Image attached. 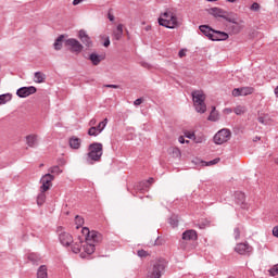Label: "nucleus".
<instances>
[{
    "mask_svg": "<svg viewBox=\"0 0 278 278\" xmlns=\"http://www.w3.org/2000/svg\"><path fill=\"white\" fill-rule=\"evenodd\" d=\"M70 147L71 149H80L81 148V140L78 137H71L70 138Z\"/></svg>",
    "mask_w": 278,
    "mask_h": 278,
    "instance_id": "obj_20",
    "label": "nucleus"
},
{
    "mask_svg": "<svg viewBox=\"0 0 278 278\" xmlns=\"http://www.w3.org/2000/svg\"><path fill=\"white\" fill-rule=\"evenodd\" d=\"M99 134H101V129H98L97 126H91L88 129V136H99Z\"/></svg>",
    "mask_w": 278,
    "mask_h": 278,
    "instance_id": "obj_30",
    "label": "nucleus"
},
{
    "mask_svg": "<svg viewBox=\"0 0 278 278\" xmlns=\"http://www.w3.org/2000/svg\"><path fill=\"white\" fill-rule=\"evenodd\" d=\"M226 1H228V3H236V1L238 0H226Z\"/></svg>",
    "mask_w": 278,
    "mask_h": 278,
    "instance_id": "obj_56",
    "label": "nucleus"
},
{
    "mask_svg": "<svg viewBox=\"0 0 278 278\" xmlns=\"http://www.w3.org/2000/svg\"><path fill=\"white\" fill-rule=\"evenodd\" d=\"M168 223L170 227L175 228L179 225V218L177 217V215H173L172 217H169Z\"/></svg>",
    "mask_w": 278,
    "mask_h": 278,
    "instance_id": "obj_31",
    "label": "nucleus"
},
{
    "mask_svg": "<svg viewBox=\"0 0 278 278\" xmlns=\"http://www.w3.org/2000/svg\"><path fill=\"white\" fill-rule=\"evenodd\" d=\"M83 233L85 236V242L78 239V241L72 245V251L73 253H80V257L86 260V257H90V255L94 253L96 244L103 242V235L99 231H90L88 228H83Z\"/></svg>",
    "mask_w": 278,
    "mask_h": 278,
    "instance_id": "obj_1",
    "label": "nucleus"
},
{
    "mask_svg": "<svg viewBox=\"0 0 278 278\" xmlns=\"http://www.w3.org/2000/svg\"><path fill=\"white\" fill-rule=\"evenodd\" d=\"M186 138H189V140H192L194 138V132H186Z\"/></svg>",
    "mask_w": 278,
    "mask_h": 278,
    "instance_id": "obj_45",
    "label": "nucleus"
},
{
    "mask_svg": "<svg viewBox=\"0 0 278 278\" xmlns=\"http://www.w3.org/2000/svg\"><path fill=\"white\" fill-rule=\"evenodd\" d=\"M103 47H110V37H105Z\"/></svg>",
    "mask_w": 278,
    "mask_h": 278,
    "instance_id": "obj_47",
    "label": "nucleus"
},
{
    "mask_svg": "<svg viewBox=\"0 0 278 278\" xmlns=\"http://www.w3.org/2000/svg\"><path fill=\"white\" fill-rule=\"evenodd\" d=\"M109 20H110V21H114V15L109 14Z\"/></svg>",
    "mask_w": 278,
    "mask_h": 278,
    "instance_id": "obj_55",
    "label": "nucleus"
},
{
    "mask_svg": "<svg viewBox=\"0 0 278 278\" xmlns=\"http://www.w3.org/2000/svg\"><path fill=\"white\" fill-rule=\"evenodd\" d=\"M62 42H64V35H61L55 39V41L53 43L55 51L62 50Z\"/></svg>",
    "mask_w": 278,
    "mask_h": 278,
    "instance_id": "obj_24",
    "label": "nucleus"
},
{
    "mask_svg": "<svg viewBox=\"0 0 278 278\" xmlns=\"http://www.w3.org/2000/svg\"><path fill=\"white\" fill-rule=\"evenodd\" d=\"M235 201L242 210H247V195H244L242 191H237L235 193Z\"/></svg>",
    "mask_w": 278,
    "mask_h": 278,
    "instance_id": "obj_14",
    "label": "nucleus"
},
{
    "mask_svg": "<svg viewBox=\"0 0 278 278\" xmlns=\"http://www.w3.org/2000/svg\"><path fill=\"white\" fill-rule=\"evenodd\" d=\"M53 179H55V176L51 175V174H46L45 176L41 177L40 179V190L41 192H47V190H49L52 186V181Z\"/></svg>",
    "mask_w": 278,
    "mask_h": 278,
    "instance_id": "obj_10",
    "label": "nucleus"
},
{
    "mask_svg": "<svg viewBox=\"0 0 278 278\" xmlns=\"http://www.w3.org/2000/svg\"><path fill=\"white\" fill-rule=\"evenodd\" d=\"M101 157H103V143H90L88 146L87 163L91 165L96 164V162H101Z\"/></svg>",
    "mask_w": 278,
    "mask_h": 278,
    "instance_id": "obj_2",
    "label": "nucleus"
},
{
    "mask_svg": "<svg viewBox=\"0 0 278 278\" xmlns=\"http://www.w3.org/2000/svg\"><path fill=\"white\" fill-rule=\"evenodd\" d=\"M142 98H138L137 100L134 101V105H142Z\"/></svg>",
    "mask_w": 278,
    "mask_h": 278,
    "instance_id": "obj_44",
    "label": "nucleus"
},
{
    "mask_svg": "<svg viewBox=\"0 0 278 278\" xmlns=\"http://www.w3.org/2000/svg\"><path fill=\"white\" fill-rule=\"evenodd\" d=\"M65 47L68 49V51H71V53H75L76 55H79V53L84 51V45H81V42L75 38L65 40Z\"/></svg>",
    "mask_w": 278,
    "mask_h": 278,
    "instance_id": "obj_8",
    "label": "nucleus"
},
{
    "mask_svg": "<svg viewBox=\"0 0 278 278\" xmlns=\"http://www.w3.org/2000/svg\"><path fill=\"white\" fill-rule=\"evenodd\" d=\"M218 162H220L219 157L214 159L210 162L202 161V166H214L215 164H218Z\"/></svg>",
    "mask_w": 278,
    "mask_h": 278,
    "instance_id": "obj_32",
    "label": "nucleus"
},
{
    "mask_svg": "<svg viewBox=\"0 0 278 278\" xmlns=\"http://www.w3.org/2000/svg\"><path fill=\"white\" fill-rule=\"evenodd\" d=\"M104 88H114V89H118V88H121V86H118V85H104Z\"/></svg>",
    "mask_w": 278,
    "mask_h": 278,
    "instance_id": "obj_48",
    "label": "nucleus"
},
{
    "mask_svg": "<svg viewBox=\"0 0 278 278\" xmlns=\"http://www.w3.org/2000/svg\"><path fill=\"white\" fill-rule=\"evenodd\" d=\"M78 38L81 40L83 45H86L87 47H92V40L90 39V36H88L86 30H79Z\"/></svg>",
    "mask_w": 278,
    "mask_h": 278,
    "instance_id": "obj_16",
    "label": "nucleus"
},
{
    "mask_svg": "<svg viewBox=\"0 0 278 278\" xmlns=\"http://www.w3.org/2000/svg\"><path fill=\"white\" fill-rule=\"evenodd\" d=\"M8 101H12V94L5 93L0 96V105H3V103H8Z\"/></svg>",
    "mask_w": 278,
    "mask_h": 278,
    "instance_id": "obj_29",
    "label": "nucleus"
},
{
    "mask_svg": "<svg viewBox=\"0 0 278 278\" xmlns=\"http://www.w3.org/2000/svg\"><path fill=\"white\" fill-rule=\"evenodd\" d=\"M208 14H211V16H214V18H224V21H227L228 23H232L233 25L238 24V21L236 20V17H232L231 14H229V12L218 8V7H214L207 10Z\"/></svg>",
    "mask_w": 278,
    "mask_h": 278,
    "instance_id": "obj_6",
    "label": "nucleus"
},
{
    "mask_svg": "<svg viewBox=\"0 0 278 278\" xmlns=\"http://www.w3.org/2000/svg\"><path fill=\"white\" fill-rule=\"evenodd\" d=\"M191 96L195 112H199V114H205V112H207V105H205V93L201 90H194Z\"/></svg>",
    "mask_w": 278,
    "mask_h": 278,
    "instance_id": "obj_3",
    "label": "nucleus"
},
{
    "mask_svg": "<svg viewBox=\"0 0 278 278\" xmlns=\"http://www.w3.org/2000/svg\"><path fill=\"white\" fill-rule=\"evenodd\" d=\"M84 0H74L73 1V5H79V3H81Z\"/></svg>",
    "mask_w": 278,
    "mask_h": 278,
    "instance_id": "obj_52",
    "label": "nucleus"
},
{
    "mask_svg": "<svg viewBox=\"0 0 278 278\" xmlns=\"http://www.w3.org/2000/svg\"><path fill=\"white\" fill-rule=\"evenodd\" d=\"M233 112L237 114V116H242V114L247 112V108L243 105H238L233 109Z\"/></svg>",
    "mask_w": 278,
    "mask_h": 278,
    "instance_id": "obj_27",
    "label": "nucleus"
},
{
    "mask_svg": "<svg viewBox=\"0 0 278 278\" xmlns=\"http://www.w3.org/2000/svg\"><path fill=\"white\" fill-rule=\"evenodd\" d=\"M232 31H233V34H240V31H242V26H239L238 22H237V24H235V26H232Z\"/></svg>",
    "mask_w": 278,
    "mask_h": 278,
    "instance_id": "obj_38",
    "label": "nucleus"
},
{
    "mask_svg": "<svg viewBox=\"0 0 278 278\" xmlns=\"http://www.w3.org/2000/svg\"><path fill=\"white\" fill-rule=\"evenodd\" d=\"M153 181H154L153 178H149L146 182H141V186H144V188H147V190H149L148 184H153Z\"/></svg>",
    "mask_w": 278,
    "mask_h": 278,
    "instance_id": "obj_42",
    "label": "nucleus"
},
{
    "mask_svg": "<svg viewBox=\"0 0 278 278\" xmlns=\"http://www.w3.org/2000/svg\"><path fill=\"white\" fill-rule=\"evenodd\" d=\"M59 240L63 247H71L73 244V236L68 232H61Z\"/></svg>",
    "mask_w": 278,
    "mask_h": 278,
    "instance_id": "obj_15",
    "label": "nucleus"
},
{
    "mask_svg": "<svg viewBox=\"0 0 278 278\" xmlns=\"http://www.w3.org/2000/svg\"><path fill=\"white\" fill-rule=\"evenodd\" d=\"M170 153L173 157H181V151L179 150V148H173Z\"/></svg>",
    "mask_w": 278,
    "mask_h": 278,
    "instance_id": "obj_35",
    "label": "nucleus"
},
{
    "mask_svg": "<svg viewBox=\"0 0 278 278\" xmlns=\"http://www.w3.org/2000/svg\"><path fill=\"white\" fill-rule=\"evenodd\" d=\"M48 170L52 175H60V173H62V169H60V166H52Z\"/></svg>",
    "mask_w": 278,
    "mask_h": 278,
    "instance_id": "obj_34",
    "label": "nucleus"
},
{
    "mask_svg": "<svg viewBox=\"0 0 278 278\" xmlns=\"http://www.w3.org/2000/svg\"><path fill=\"white\" fill-rule=\"evenodd\" d=\"M114 40H121L123 38V24H118L116 29L113 31Z\"/></svg>",
    "mask_w": 278,
    "mask_h": 278,
    "instance_id": "obj_21",
    "label": "nucleus"
},
{
    "mask_svg": "<svg viewBox=\"0 0 278 278\" xmlns=\"http://www.w3.org/2000/svg\"><path fill=\"white\" fill-rule=\"evenodd\" d=\"M28 260L33 262V264H36V262H40V256L36 253H30Z\"/></svg>",
    "mask_w": 278,
    "mask_h": 278,
    "instance_id": "obj_33",
    "label": "nucleus"
},
{
    "mask_svg": "<svg viewBox=\"0 0 278 278\" xmlns=\"http://www.w3.org/2000/svg\"><path fill=\"white\" fill-rule=\"evenodd\" d=\"M37 278H49V274L47 273V266L41 265L37 270Z\"/></svg>",
    "mask_w": 278,
    "mask_h": 278,
    "instance_id": "obj_23",
    "label": "nucleus"
},
{
    "mask_svg": "<svg viewBox=\"0 0 278 278\" xmlns=\"http://www.w3.org/2000/svg\"><path fill=\"white\" fill-rule=\"evenodd\" d=\"M159 25L167 27V29H175L177 27V16L170 11H166L159 17Z\"/></svg>",
    "mask_w": 278,
    "mask_h": 278,
    "instance_id": "obj_5",
    "label": "nucleus"
},
{
    "mask_svg": "<svg viewBox=\"0 0 278 278\" xmlns=\"http://www.w3.org/2000/svg\"><path fill=\"white\" fill-rule=\"evenodd\" d=\"M178 55H179V58H186V50H180L179 52H178Z\"/></svg>",
    "mask_w": 278,
    "mask_h": 278,
    "instance_id": "obj_49",
    "label": "nucleus"
},
{
    "mask_svg": "<svg viewBox=\"0 0 278 278\" xmlns=\"http://www.w3.org/2000/svg\"><path fill=\"white\" fill-rule=\"evenodd\" d=\"M199 29H200V31H202V34H204V36H206V38L208 39V40H213V37L212 36H214V29L212 28V27H210V26H207V25H201L200 27H199Z\"/></svg>",
    "mask_w": 278,
    "mask_h": 278,
    "instance_id": "obj_17",
    "label": "nucleus"
},
{
    "mask_svg": "<svg viewBox=\"0 0 278 278\" xmlns=\"http://www.w3.org/2000/svg\"><path fill=\"white\" fill-rule=\"evenodd\" d=\"M178 141L180 142V144H184L186 142V139L184 138V136H180L178 138Z\"/></svg>",
    "mask_w": 278,
    "mask_h": 278,
    "instance_id": "obj_50",
    "label": "nucleus"
},
{
    "mask_svg": "<svg viewBox=\"0 0 278 278\" xmlns=\"http://www.w3.org/2000/svg\"><path fill=\"white\" fill-rule=\"evenodd\" d=\"M45 79H47V75H45L42 72L35 73L36 84H45Z\"/></svg>",
    "mask_w": 278,
    "mask_h": 278,
    "instance_id": "obj_25",
    "label": "nucleus"
},
{
    "mask_svg": "<svg viewBox=\"0 0 278 278\" xmlns=\"http://www.w3.org/2000/svg\"><path fill=\"white\" fill-rule=\"evenodd\" d=\"M199 238V236L197 235V230H186L182 233V241H180V249H182L184 251H187L188 249V244L186 242H194L197 241Z\"/></svg>",
    "mask_w": 278,
    "mask_h": 278,
    "instance_id": "obj_7",
    "label": "nucleus"
},
{
    "mask_svg": "<svg viewBox=\"0 0 278 278\" xmlns=\"http://www.w3.org/2000/svg\"><path fill=\"white\" fill-rule=\"evenodd\" d=\"M106 125H108V118H104V121L100 122V123L98 124V126H96V127H97L98 129H101V131H103V129H105Z\"/></svg>",
    "mask_w": 278,
    "mask_h": 278,
    "instance_id": "obj_36",
    "label": "nucleus"
},
{
    "mask_svg": "<svg viewBox=\"0 0 278 278\" xmlns=\"http://www.w3.org/2000/svg\"><path fill=\"white\" fill-rule=\"evenodd\" d=\"M89 60L90 62L93 64V66H99V64H101V55L97 54V53H91L89 55Z\"/></svg>",
    "mask_w": 278,
    "mask_h": 278,
    "instance_id": "obj_22",
    "label": "nucleus"
},
{
    "mask_svg": "<svg viewBox=\"0 0 278 278\" xmlns=\"http://www.w3.org/2000/svg\"><path fill=\"white\" fill-rule=\"evenodd\" d=\"M236 253L239 255H251L253 253V247H251L248 242L245 243H238L235 248Z\"/></svg>",
    "mask_w": 278,
    "mask_h": 278,
    "instance_id": "obj_12",
    "label": "nucleus"
},
{
    "mask_svg": "<svg viewBox=\"0 0 278 278\" xmlns=\"http://www.w3.org/2000/svg\"><path fill=\"white\" fill-rule=\"evenodd\" d=\"M269 275H271V277H276V275H278V264L274 265V266L269 269Z\"/></svg>",
    "mask_w": 278,
    "mask_h": 278,
    "instance_id": "obj_37",
    "label": "nucleus"
},
{
    "mask_svg": "<svg viewBox=\"0 0 278 278\" xmlns=\"http://www.w3.org/2000/svg\"><path fill=\"white\" fill-rule=\"evenodd\" d=\"M250 10H252L253 12H257L260 10V3L257 2L252 3Z\"/></svg>",
    "mask_w": 278,
    "mask_h": 278,
    "instance_id": "obj_41",
    "label": "nucleus"
},
{
    "mask_svg": "<svg viewBox=\"0 0 278 278\" xmlns=\"http://www.w3.org/2000/svg\"><path fill=\"white\" fill-rule=\"evenodd\" d=\"M212 38L213 41L227 40L229 38V35L225 31L215 30Z\"/></svg>",
    "mask_w": 278,
    "mask_h": 278,
    "instance_id": "obj_19",
    "label": "nucleus"
},
{
    "mask_svg": "<svg viewBox=\"0 0 278 278\" xmlns=\"http://www.w3.org/2000/svg\"><path fill=\"white\" fill-rule=\"evenodd\" d=\"M231 139V130L222 129L214 136L215 144H225V142H229Z\"/></svg>",
    "mask_w": 278,
    "mask_h": 278,
    "instance_id": "obj_9",
    "label": "nucleus"
},
{
    "mask_svg": "<svg viewBox=\"0 0 278 278\" xmlns=\"http://www.w3.org/2000/svg\"><path fill=\"white\" fill-rule=\"evenodd\" d=\"M254 92L255 88L253 87L235 88L232 90V97H249V94H253Z\"/></svg>",
    "mask_w": 278,
    "mask_h": 278,
    "instance_id": "obj_11",
    "label": "nucleus"
},
{
    "mask_svg": "<svg viewBox=\"0 0 278 278\" xmlns=\"http://www.w3.org/2000/svg\"><path fill=\"white\" fill-rule=\"evenodd\" d=\"M155 244H156V245H160V239H157V240L155 241Z\"/></svg>",
    "mask_w": 278,
    "mask_h": 278,
    "instance_id": "obj_58",
    "label": "nucleus"
},
{
    "mask_svg": "<svg viewBox=\"0 0 278 278\" xmlns=\"http://www.w3.org/2000/svg\"><path fill=\"white\" fill-rule=\"evenodd\" d=\"M138 257H149V252L144 251V250H139L137 252Z\"/></svg>",
    "mask_w": 278,
    "mask_h": 278,
    "instance_id": "obj_40",
    "label": "nucleus"
},
{
    "mask_svg": "<svg viewBox=\"0 0 278 278\" xmlns=\"http://www.w3.org/2000/svg\"><path fill=\"white\" fill-rule=\"evenodd\" d=\"M273 236H275V238H278V226H275L273 228Z\"/></svg>",
    "mask_w": 278,
    "mask_h": 278,
    "instance_id": "obj_46",
    "label": "nucleus"
},
{
    "mask_svg": "<svg viewBox=\"0 0 278 278\" xmlns=\"http://www.w3.org/2000/svg\"><path fill=\"white\" fill-rule=\"evenodd\" d=\"M257 140H260V138H258V137H256V139L254 140V142H257Z\"/></svg>",
    "mask_w": 278,
    "mask_h": 278,
    "instance_id": "obj_59",
    "label": "nucleus"
},
{
    "mask_svg": "<svg viewBox=\"0 0 278 278\" xmlns=\"http://www.w3.org/2000/svg\"><path fill=\"white\" fill-rule=\"evenodd\" d=\"M45 201H47V194L41 191L37 197V205H45Z\"/></svg>",
    "mask_w": 278,
    "mask_h": 278,
    "instance_id": "obj_28",
    "label": "nucleus"
},
{
    "mask_svg": "<svg viewBox=\"0 0 278 278\" xmlns=\"http://www.w3.org/2000/svg\"><path fill=\"white\" fill-rule=\"evenodd\" d=\"M164 270H166V260H156L153 262L152 268L149 269L147 278H161Z\"/></svg>",
    "mask_w": 278,
    "mask_h": 278,
    "instance_id": "obj_4",
    "label": "nucleus"
},
{
    "mask_svg": "<svg viewBox=\"0 0 278 278\" xmlns=\"http://www.w3.org/2000/svg\"><path fill=\"white\" fill-rule=\"evenodd\" d=\"M75 220H76V225H77L78 227H81V225H84V217L77 215V216L75 217Z\"/></svg>",
    "mask_w": 278,
    "mask_h": 278,
    "instance_id": "obj_39",
    "label": "nucleus"
},
{
    "mask_svg": "<svg viewBox=\"0 0 278 278\" xmlns=\"http://www.w3.org/2000/svg\"><path fill=\"white\" fill-rule=\"evenodd\" d=\"M89 125L91 127H93V125H97V119L92 118L90 122H89Z\"/></svg>",
    "mask_w": 278,
    "mask_h": 278,
    "instance_id": "obj_51",
    "label": "nucleus"
},
{
    "mask_svg": "<svg viewBox=\"0 0 278 278\" xmlns=\"http://www.w3.org/2000/svg\"><path fill=\"white\" fill-rule=\"evenodd\" d=\"M258 123H261L262 125L266 124V122L264 121V117H258Z\"/></svg>",
    "mask_w": 278,
    "mask_h": 278,
    "instance_id": "obj_53",
    "label": "nucleus"
},
{
    "mask_svg": "<svg viewBox=\"0 0 278 278\" xmlns=\"http://www.w3.org/2000/svg\"><path fill=\"white\" fill-rule=\"evenodd\" d=\"M26 144L27 147H30V149H35V147H38V135H28L26 136Z\"/></svg>",
    "mask_w": 278,
    "mask_h": 278,
    "instance_id": "obj_18",
    "label": "nucleus"
},
{
    "mask_svg": "<svg viewBox=\"0 0 278 278\" xmlns=\"http://www.w3.org/2000/svg\"><path fill=\"white\" fill-rule=\"evenodd\" d=\"M235 240H240V228H235Z\"/></svg>",
    "mask_w": 278,
    "mask_h": 278,
    "instance_id": "obj_43",
    "label": "nucleus"
},
{
    "mask_svg": "<svg viewBox=\"0 0 278 278\" xmlns=\"http://www.w3.org/2000/svg\"><path fill=\"white\" fill-rule=\"evenodd\" d=\"M275 96L278 98V86L274 89Z\"/></svg>",
    "mask_w": 278,
    "mask_h": 278,
    "instance_id": "obj_54",
    "label": "nucleus"
},
{
    "mask_svg": "<svg viewBox=\"0 0 278 278\" xmlns=\"http://www.w3.org/2000/svg\"><path fill=\"white\" fill-rule=\"evenodd\" d=\"M225 111L227 112V114H231L232 112L231 109H226Z\"/></svg>",
    "mask_w": 278,
    "mask_h": 278,
    "instance_id": "obj_57",
    "label": "nucleus"
},
{
    "mask_svg": "<svg viewBox=\"0 0 278 278\" xmlns=\"http://www.w3.org/2000/svg\"><path fill=\"white\" fill-rule=\"evenodd\" d=\"M17 97L21 99H26V97H29L31 94H36V87L30 86V87H21L16 91Z\"/></svg>",
    "mask_w": 278,
    "mask_h": 278,
    "instance_id": "obj_13",
    "label": "nucleus"
},
{
    "mask_svg": "<svg viewBox=\"0 0 278 278\" xmlns=\"http://www.w3.org/2000/svg\"><path fill=\"white\" fill-rule=\"evenodd\" d=\"M208 121H212L213 123H216V121H218V111L216 110V106H212Z\"/></svg>",
    "mask_w": 278,
    "mask_h": 278,
    "instance_id": "obj_26",
    "label": "nucleus"
}]
</instances>
